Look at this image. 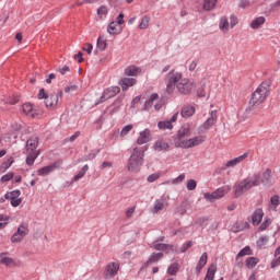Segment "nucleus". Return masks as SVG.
<instances>
[{
  "label": "nucleus",
  "mask_w": 280,
  "mask_h": 280,
  "mask_svg": "<svg viewBox=\"0 0 280 280\" xmlns=\"http://www.w3.org/2000/svg\"><path fill=\"white\" fill-rule=\"evenodd\" d=\"M237 23H238V20H237V16L235 15L230 16V23H229V18L222 16L219 21V30H221L223 34H229V30H233V27H235Z\"/></svg>",
  "instance_id": "nucleus-5"
},
{
  "label": "nucleus",
  "mask_w": 280,
  "mask_h": 280,
  "mask_svg": "<svg viewBox=\"0 0 280 280\" xmlns=\"http://www.w3.org/2000/svg\"><path fill=\"white\" fill-rule=\"evenodd\" d=\"M150 141V129H144L140 132V136L137 140L138 145H143V143H148Z\"/></svg>",
  "instance_id": "nucleus-24"
},
{
  "label": "nucleus",
  "mask_w": 280,
  "mask_h": 280,
  "mask_svg": "<svg viewBox=\"0 0 280 280\" xmlns=\"http://www.w3.org/2000/svg\"><path fill=\"white\" fill-rule=\"evenodd\" d=\"M246 255H253V250L250 249V246H246L245 248H243L238 254L237 257H246Z\"/></svg>",
  "instance_id": "nucleus-48"
},
{
  "label": "nucleus",
  "mask_w": 280,
  "mask_h": 280,
  "mask_svg": "<svg viewBox=\"0 0 280 280\" xmlns=\"http://www.w3.org/2000/svg\"><path fill=\"white\" fill-rule=\"evenodd\" d=\"M13 264H14V259L8 257V253L0 254V265L12 266Z\"/></svg>",
  "instance_id": "nucleus-30"
},
{
  "label": "nucleus",
  "mask_w": 280,
  "mask_h": 280,
  "mask_svg": "<svg viewBox=\"0 0 280 280\" xmlns=\"http://www.w3.org/2000/svg\"><path fill=\"white\" fill-rule=\"evenodd\" d=\"M178 119V113L174 114L170 120L159 121L158 128L160 130H172L174 128V121Z\"/></svg>",
  "instance_id": "nucleus-16"
},
{
  "label": "nucleus",
  "mask_w": 280,
  "mask_h": 280,
  "mask_svg": "<svg viewBox=\"0 0 280 280\" xmlns=\"http://www.w3.org/2000/svg\"><path fill=\"white\" fill-rule=\"evenodd\" d=\"M215 3H218V0H203V10H207L208 12L213 10Z\"/></svg>",
  "instance_id": "nucleus-41"
},
{
  "label": "nucleus",
  "mask_w": 280,
  "mask_h": 280,
  "mask_svg": "<svg viewBox=\"0 0 280 280\" xmlns=\"http://www.w3.org/2000/svg\"><path fill=\"white\" fill-rule=\"evenodd\" d=\"M141 68L137 66H129L125 69V75L129 78H137V75H140Z\"/></svg>",
  "instance_id": "nucleus-22"
},
{
  "label": "nucleus",
  "mask_w": 280,
  "mask_h": 280,
  "mask_svg": "<svg viewBox=\"0 0 280 280\" xmlns=\"http://www.w3.org/2000/svg\"><path fill=\"white\" fill-rule=\"evenodd\" d=\"M22 110L27 117H32L33 119L34 117H38V113L34 110V106L32 105V103L23 104Z\"/></svg>",
  "instance_id": "nucleus-20"
},
{
  "label": "nucleus",
  "mask_w": 280,
  "mask_h": 280,
  "mask_svg": "<svg viewBox=\"0 0 280 280\" xmlns=\"http://www.w3.org/2000/svg\"><path fill=\"white\" fill-rule=\"evenodd\" d=\"M176 86L177 91H179L182 95H189V93H191V89H194V83L188 79H183Z\"/></svg>",
  "instance_id": "nucleus-13"
},
{
  "label": "nucleus",
  "mask_w": 280,
  "mask_h": 280,
  "mask_svg": "<svg viewBox=\"0 0 280 280\" xmlns=\"http://www.w3.org/2000/svg\"><path fill=\"white\" fill-rule=\"evenodd\" d=\"M36 148H38V137L33 136L26 141V152H38Z\"/></svg>",
  "instance_id": "nucleus-18"
},
{
  "label": "nucleus",
  "mask_w": 280,
  "mask_h": 280,
  "mask_svg": "<svg viewBox=\"0 0 280 280\" xmlns=\"http://www.w3.org/2000/svg\"><path fill=\"white\" fill-rule=\"evenodd\" d=\"M13 163H14V160L10 158L1 164L0 170H2L3 172H5L7 170H10Z\"/></svg>",
  "instance_id": "nucleus-47"
},
{
  "label": "nucleus",
  "mask_w": 280,
  "mask_h": 280,
  "mask_svg": "<svg viewBox=\"0 0 280 280\" xmlns=\"http://www.w3.org/2000/svg\"><path fill=\"white\" fill-rule=\"evenodd\" d=\"M117 25H124V13H119L117 16Z\"/></svg>",
  "instance_id": "nucleus-64"
},
{
  "label": "nucleus",
  "mask_w": 280,
  "mask_h": 280,
  "mask_svg": "<svg viewBox=\"0 0 280 280\" xmlns=\"http://www.w3.org/2000/svg\"><path fill=\"white\" fill-rule=\"evenodd\" d=\"M120 266L121 265L119 264V261L108 262L105 266V270L103 272L104 279H115V277H117V275L119 272Z\"/></svg>",
  "instance_id": "nucleus-7"
},
{
  "label": "nucleus",
  "mask_w": 280,
  "mask_h": 280,
  "mask_svg": "<svg viewBox=\"0 0 280 280\" xmlns=\"http://www.w3.org/2000/svg\"><path fill=\"white\" fill-rule=\"evenodd\" d=\"M96 45L97 49H100L101 51L106 50V47H108V44L106 43V37L104 35L98 36Z\"/></svg>",
  "instance_id": "nucleus-36"
},
{
  "label": "nucleus",
  "mask_w": 280,
  "mask_h": 280,
  "mask_svg": "<svg viewBox=\"0 0 280 280\" xmlns=\"http://www.w3.org/2000/svg\"><path fill=\"white\" fill-rule=\"evenodd\" d=\"M245 264L248 268H255L257 266V264H259V259L255 258V257H248L245 260Z\"/></svg>",
  "instance_id": "nucleus-42"
},
{
  "label": "nucleus",
  "mask_w": 280,
  "mask_h": 280,
  "mask_svg": "<svg viewBox=\"0 0 280 280\" xmlns=\"http://www.w3.org/2000/svg\"><path fill=\"white\" fill-rule=\"evenodd\" d=\"M207 259H209L207 253H203L198 261L196 267L197 272H200L205 266H207Z\"/></svg>",
  "instance_id": "nucleus-33"
},
{
  "label": "nucleus",
  "mask_w": 280,
  "mask_h": 280,
  "mask_svg": "<svg viewBox=\"0 0 280 280\" xmlns=\"http://www.w3.org/2000/svg\"><path fill=\"white\" fill-rule=\"evenodd\" d=\"M196 113V107L191 106V105H185L182 108L180 115L182 117H184L185 119H187L188 117H192V115Z\"/></svg>",
  "instance_id": "nucleus-25"
},
{
  "label": "nucleus",
  "mask_w": 280,
  "mask_h": 280,
  "mask_svg": "<svg viewBox=\"0 0 280 280\" xmlns=\"http://www.w3.org/2000/svg\"><path fill=\"white\" fill-rule=\"evenodd\" d=\"M21 196V190L16 189L11 192H7L4 195L5 200H12L14 198H19Z\"/></svg>",
  "instance_id": "nucleus-44"
},
{
  "label": "nucleus",
  "mask_w": 280,
  "mask_h": 280,
  "mask_svg": "<svg viewBox=\"0 0 280 280\" xmlns=\"http://www.w3.org/2000/svg\"><path fill=\"white\" fill-rule=\"evenodd\" d=\"M27 158H26V165H34V161H36V159H38V152H27Z\"/></svg>",
  "instance_id": "nucleus-38"
},
{
  "label": "nucleus",
  "mask_w": 280,
  "mask_h": 280,
  "mask_svg": "<svg viewBox=\"0 0 280 280\" xmlns=\"http://www.w3.org/2000/svg\"><path fill=\"white\" fill-rule=\"evenodd\" d=\"M130 130H132V125L125 126L120 131V137H126Z\"/></svg>",
  "instance_id": "nucleus-52"
},
{
  "label": "nucleus",
  "mask_w": 280,
  "mask_h": 280,
  "mask_svg": "<svg viewBox=\"0 0 280 280\" xmlns=\"http://www.w3.org/2000/svg\"><path fill=\"white\" fill-rule=\"evenodd\" d=\"M47 97H49V95L45 93V89H40L38 92V100H47Z\"/></svg>",
  "instance_id": "nucleus-58"
},
{
  "label": "nucleus",
  "mask_w": 280,
  "mask_h": 280,
  "mask_svg": "<svg viewBox=\"0 0 280 280\" xmlns=\"http://www.w3.org/2000/svg\"><path fill=\"white\" fill-rule=\"evenodd\" d=\"M160 259H163V253H153L150 257H149V259H148V261H145L143 265H142V267H141V269L140 270H143V268H148V266H152V264H156V261H159Z\"/></svg>",
  "instance_id": "nucleus-17"
},
{
  "label": "nucleus",
  "mask_w": 280,
  "mask_h": 280,
  "mask_svg": "<svg viewBox=\"0 0 280 280\" xmlns=\"http://www.w3.org/2000/svg\"><path fill=\"white\" fill-rule=\"evenodd\" d=\"M268 95H270V82L264 81L252 93L246 112L250 113L252 110H256V108H259V106H262V104H266Z\"/></svg>",
  "instance_id": "nucleus-1"
},
{
  "label": "nucleus",
  "mask_w": 280,
  "mask_h": 280,
  "mask_svg": "<svg viewBox=\"0 0 280 280\" xmlns=\"http://www.w3.org/2000/svg\"><path fill=\"white\" fill-rule=\"evenodd\" d=\"M266 23V18L259 16L252 21L250 27L252 30H259Z\"/></svg>",
  "instance_id": "nucleus-31"
},
{
  "label": "nucleus",
  "mask_w": 280,
  "mask_h": 280,
  "mask_svg": "<svg viewBox=\"0 0 280 280\" xmlns=\"http://www.w3.org/2000/svg\"><path fill=\"white\" fill-rule=\"evenodd\" d=\"M107 32L110 36H117L121 34V28H119V24H117V22H110L107 26Z\"/></svg>",
  "instance_id": "nucleus-26"
},
{
  "label": "nucleus",
  "mask_w": 280,
  "mask_h": 280,
  "mask_svg": "<svg viewBox=\"0 0 280 280\" xmlns=\"http://www.w3.org/2000/svg\"><path fill=\"white\" fill-rule=\"evenodd\" d=\"M45 100L46 108H55V106H58V95L56 93H51Z\"/></svg>",
  "instance_id": "nucleus-21"
},
{
  "label": "nucleus",
  "mask_w": 280,
  "mask_h": 280,
  "mask_svg": "<svg viewBox=\"0 0 280 280\" xmlns=\"http://www.w3.org/2000/svg\"><path fill=\"white\" fill-rule=\"evenodd\" d=\"M159 178H161V174L159 173L151 174L148 177V183H154V180H159Z\"/></svg>",
  "instance_id": "nucleus-53"
},
{
  "label": "nucleus",
  "mask_w": 280,
  "mask_h": 280,
  "mask_svg": "<svg viewBox=\"0 0 280 280\" xmlns=\"http://www.w3.org/2000/svg\"><path fill=\"white\" fill-rule=\"evenodd\" d=\"M186 187H187L188 191H194V189H196V187H198V184L196 183V179H189L186 184Z\"/></svg>",
  "instance_id": "nucleus-49"
},
{
  "label": "nucleus",
  "mask_w": 280,
  "mask_h": 280,
  "mask_svg": "<svg viewBox=\"0 0 280 280\" xmlns=\"http://www.w3.org/2000/svg\"><path fill=\"white\" fill-rule=\"evenodd\" d=\"M261 185V175L259 173L254 174L250 179L246 178L234 186V198L244 196L245 191H249L253 187H259Z\"/></svg>",
  "instance_id": "nucleus-2"
},
{
  "label": "nucleus",
  "mask_w": 280,
  "mask_h": 280,
  "mask_svg": "<svg viewBox=\"0 0 280 280\" xmlns=\"http://www.w3.org/2000/svg\"><path fill=\"white\" fill-rule=\"evenodd\" d=\"M178 267H179L178 262L172 264L167 269V275H171L172 277H174L176 272H178Z\"/></svg>",
  "instance_id": "nucleus-46"
},
{
  "label": "nucleus",
  "mask_w": 280,
  "mask_h": 280,
  "mask_svg": "<svg viewBox=\"0 0 280 280\" xmlns=\"http://www.w3.org/2000/svg\"><path fill=\"white\" fill-rule=\"evenodd\" d=\"M82 51H86V54L91 55L93 51V44L86 43L85 47L82 48Z\"/></svg>",
  "instance_id": "nucleus-56"
},
{
  "label": "nucleus",
  "mask_w": 280,
  "mask_h": 280,
  "mask_svg": "<svg viewBox=\"0 0 280 280\" xmlns=\"http://www.w3.org/2000/svg\"><path fill=\"white\" fill-rule=\"evenodd\" d=\"M175 213H177L178 215H185V213H187V203H186V202H182V203L175 209Z\"/></svg>",
  "instance_id": "nucleus-43"
},
{
  "label": "nucleus",
  "mask_w": 280,
  "mask_h": 280,
  "mask_svg": "<svg viewBox=\"0 0 280 280\" xmlns=\"http://www.w3.org/2000/svg\"><path fill=\"white\" fill-rule=\"evenodd\" d=\"M10 201L12 207H19L23 202V199L16 197V198L10 199Z\"/></svg>",
  "instance_id": "nucleus-55"
},
{
  "label": "nucleus",
  "mask_w": 280,
  "mask_h": 280,
  "mask_svg": "<svg viewBox=\"0 0 280 280\" xmlns=\"http://www.w3.org/2000/svg\"><path fill=\"white\" fill-rule=\"evenodd\" d=\"M229 191H231V186H224V187L218 188L213 192H206L203 195V198L209 202H215V200H220L221 198H224V195L229 194Z\"/></svg>",
  "instance_id": "nucleus-6"
},
{
  "label": "nucleus",
  "mask_w": 280,
  "mask_h": 280,
  "mask_svg": "<svg viewBox=\"0 0 280 280\" xmlns=\"http://www.w3.org/2000/svg\"><path fill=\"white\" fill-rule=\"evenodd\" d=\"M246 159H248V153H244L241 156L229 160L224 166L215 168V174H222V172H224V170L228 167H235V165H240V163L246 161Z\"/></svg>",
  "instance_id": "nucleus-10"
},
{
  "label": "nucleus",
  "mask_w": 280,
  "mask_h": 280,
  "mask_svg": "<svg viewBox=\"0 0 280 280\" xmlns=\"http://www.w3.org/2000/svg\"><path fill=\"white\" fill-rule=\"evenodd\" d=\"M106 14H108V7L101 5L97 9V16H98V19H105Z\"/></svg>",
  "instance_id": "nucleus-45"
},
{
  "label": "nucleus",
  "mask_w": 280,
  "mask_h": 280,
  "mask_svg": "<svg viewBox=\"0 0 280 280\" xmlns=\"http://www.w3.org/2000/svg\"><path fill=\"white\" fill-rule=\"evenodd\" d=\"M268 242V236H262L257 241L258 246H264Z\"/></svg>",
  "instance_id": "nucleus-61"
},
{
  "label": "nucleus",
  "mask_w": 280,
  "mask_h": 280,
  "mask_svg": "<svg viewBox=\"0 0 280 280\" xmlns=\"http://www.w3.org/2000/svg\"><path fill=\"white\" fill-rule=\"evenodd\" d=\"M56 170V164H50L48 166H44L37 171V176H47L51 174Z\"/></svg>",
  "instance_id": "nucleus-28"
},
{
  "label": "nucleus",
  "mask_w": 280,
  "mask_h": 280,
  "mask_svg": "<svg viewBox=\"0 0 280 280\" xmlns=\"http://www.w3.org/2000/svg\"><path fill=\"white\" fill-rule=\"evenodd\" d=\"M262 219H264V210L261 209H257L252 215V222L254 225L260 224Z\"/></svg>",
  "instance_id": "nucleus-27"
},
{
  "label": "nucleus",
  "mask_w": 280,
  "mask_h": 280,
  "mask_svg": "<svg viewBox=\"0 0 280 280\" xmlns=\"http://www.w3.org/2000/svg\"><path fill=\"white\" fill-rule=\"evenodd\" d=\"M194 245V243L191 241H188L186 244H184L180 248V253H185L187 250H189V248H191V246Z\"/></svg>",
  "instance_id": "nucleus-54"
},
{
  "label": "nucleus",
  "mask_w": 280,
  "mask_h": 280,
  "mask_svg": "<svg viewBox=\"0 0 280 280\" xmlns=\"http://www.w3.org/2000/svg\"><path fill=\"white\" fill-rule=\"evenodd\" d=\"M198 97H205L207 94L205 93V86H201L197 90Z\"/></svg>",
  "instance_id": "nucleus-62"
},
{
  "label": "nucleus",
  "mask_w": 280,
  "mask_h": 280,
  "mask_svg": "<svg viewBox=\"0 0 280 280\" xmlns=\"http://www.w3.org/2000/svg\"><path fill=\"white\" fill-rule=\"evenodd\" d=\"M270 203L272 205V207H279L280 197L278 195L272 196L271 199H270Z\"/></svg>",
  "instance_id": "nucleus-51"
},
{
  "label": "nucleus",
  "mask_w": 280,
  "mask_h": 280,
  "mask_svg": "<svg viewBox=\"0 0 280 280\" xmlns=\"http://www.w3.org/2000/svg\"><path fill=\"white\" fill-rule=\"evenodd\" d=\"M14 178V173H8L1 177V183H8Z\"/></svg>",
  "instance_id": "nucleus-50"
},
{
  "label": "nucleus",
  "mask_w": 280,
  "mask_h": 280,
  "mask_svg": "<svg viewBox=\"0 0 280 280\" xmlns=\"http://www.w3.org/2000/svg\"><path fill=\"white\" fill-rule=\"evenodd\" d=\"M191 135V129L189 127V125H184L179 128L176 139H175V148H176V143H183V141H187L185 138L189 137Z\"/></svg>",
  "instance_id": "nucleus-14"
},
{
  "label": "nucleus",
  "mask_w": 280,
  "mask_h": 280,
  "mask_svg": "<svg viewBox=\"0 0 280 280\" xmlns=\"http://www.w3.org/2000/svg\"><path fill=\"white\" fill-rule=\"evenodd\" d=\"M150 27V16L143 15L138 26L139 30H148Z\"/></svg>",
  "instance_id": "nucleus-39"
},
{
  "label": "nucleus",
  "mask_w": 280,
  "mask_h": 280,
  "mask_svg": "<svg viewBox=\"0 0 280 280\" xmlns=\"http://www.w3.org/2000/svg\"><path fill=\"white\" fill-rule=\"evenodd\" d=\"M215 270H218V267L215 265H211L208 268L207 275L203 280H213L215 278Z\"/></svg>",
  "instance_id": "nucleus-37"
},
{
  "label": "nucleus",
  "mask_w": 280,
  "mask_h": 280,
  "mask_svg": "<svg viewBox=\"0 0 280 280\" xmlns=\"http://www.w3.org/2000/svg\"><path fill=\"white\" fill-rule=\"evenodd\" d=\"M185 180V174H180L177 178L173 180V185H178L179 183H183Z\"/></svg>",
  "instance_id": "nucleus-60"
},
{
  "label": "nucleus",
  "mask_w": 280,
  "mask_h": 280,
  "mask_svg": "<svg viewBox=\"0 0 280 280\" xmlns=\"http://www.w3.org/2000/svg\"><path fill=\"white\" fill-rule=\"evenodd\" d=\"M137 84V79L135 78H122L119 81V85L121 86L122 91H128L130 86H135Z\"/></svg>",
  "instance_id": "nucleus-19"
},
{
  "label": "nucleus",
  "mask_w": 280,
  "mask_h": 280,
  "mask_svg": "<svg viewBox=\"0 0 280 280\" xmlns=\"http://www.w3.org/2000/svg\"><path fill=\"white\" fill-rule=\"evenodd\" d=\"M30 235V229L26 225H20L16 232L11 236L12 244H21Z\"/></svg>",
  "instance_id": "nucleus-9"
},
{
  "label": "nucleus",
  "mask_w": 280,
  "mask_h": 280,
  "mask_svg": "<svg viewBox=\"0 0 280 280\" xmlns=\"http://www.w3.org/2000/svg\"><path fill=\"white\" fill-rule=\"evenodd\" d=\"M121 92V88L119 86H110L103 92L101 96V102H106V100H110V97H115V95Z\"/></svg>",
  "instance_id": "nucleus-15"
},
{
  "label": "nucleus",
  "mask_w": 280,
  "mask_h": 280,
  "mask_svg": "<svg viewBox=\"0 0 280 280\" xmlns=\"http://www.w3.org/2000/svg\"><path fill=\"white\" fill-rule=\"evenodd\" d=\"M170 196H165L163 195L160 199H156L154 201L153 207L151 208V213H159L161 211H163V209H167V207H170Z\"/></svg>",
  "instance_id": "nucleus-11"
},
{
  "label": "nucleus",
  "mask_w": 280,
  "mask_h": 280,
  "mask_svg": "<svg viewBox=\"0 0 280 280\" xmlns=\"http://www.w3.org/2000/svg\"><path fill=\"white\" fill-rule=\"evenodd\" d=\"M207 120L199 127V132H206L210 128H213L218 121V110H211Z\"/></svg>",
  "instance_id": "nucleus-12"
},
{
  "label": "nucleus",
  "mask_w": 280,
  "mask_h": 280,
  "mask_svg": "<svg viewBox=\"0 0 280 280\" xmlns=\"http://www.w3.org/2000/svg\"><path fill=\"white\" fill-rule=\"evenodd\" d=\"M250 5V1L248 0H241L240 8H248Z\"/></svg>",
  "instance_id": "nucleus-63"
},
{
  "label": "nucleus",
  "mask_w": 280,
  "mask_h": 280,
  "mask_svg": "<svg viewBox=\"0 0 280 280\" xmlns=\"http://www.w3.org/2000/svg\"><path fill=\"white\" fill-rule=\"evenodd\" d=\"M78 89V85H67L65 88V93H73Z\"/></svg>",
  "instance_id": "nucleus-59"
},
{
  "label": "nucleus",
  "mask_w": 280,
  "mask_h": 280,
  "mask_svg": "<svg viewBox=\"0 0 280 280\" xmlns=\"http://www.w3.org/2000/svg\"><path fill=\"white\" fill-rule=\"evenodd\" d=\"M270 180H272V170L267 168L262 173V179L260 180V183H262V185H270Z\"/></svg>",
  "instance_id": "nucleus-32"
},
{
  "label": "nucleus",
  "mask_w": 280,
  "mask_h": 280,
  "mask_svg": "<svg viewBox=\"0 0 280 280\" xmlns=\"http://www.w3.org/2000/svg\"><path fill=\"white\" fill-rule=\"evenodd\" d=\"M86 172H89V165H84L79 173L73 177L72 180H74V183H77V180H80V178H84V175L86 174Z\"/></svg>",
  "instance_id": "nucleus-40"
},
{
  "label": "nucleus",
  "mask_w": 280,
  "mask_h": 280,
  "mask_svg": "<svg viewBox=\"0 0 280 280\" xmlns=\"http://www.w3.org/2000/svg\"><path fill=\"white\" fill-rule=\"evenodd\" d=\"M270 226V219H266L261 224H260V231H266Z\"/></svg>",
  "instance_id": "nucleus-57"
},
{
  "label": "nucleus",
  "mask_w": 280,
  "mask_h": 280,
  "mask_svg": "<svg viewBox=\"0 0 280 280\" xmlns=\"http://www.w3.org/2000/svg\"><path fill=\"white\" fill-rule=\"evenodd\" d=\"M183 80V73L171 70L165 78L166 81V93L172 94L174 93V89H176V84Z\"/></svg>",
  "instance_id": "nucleus-4"
},
{
  "label": "nucleus",
  "mask_w": 280,
  "mask_h": 280,
  "mask_svg": "<svg viewBox=\"0 0 280 280\" xmlns=\"http://www.w3.org/2000/svg\"><path fill=\"white\" fill-rule=\"evenodd\" d=\"M143 156H145V152H143V150H139L138 148H135L128 161V165H127L128 171L138 172L139 167L143 165Z\"/></svg>",
  "instance_id": "nucleus-3"
},
{
  "label": "nucleus",
  "mask_w": 280,
  "mask_h": 280,
  "mask_svg": "<svg viewBox=\"0 0 280 280\" xmlns=\"http://www.w3.org/2000/svg\"><path fill=\"white\" fill-rule=\"evenodd\" d=\"M248 226H250L248 221H237L236 223L233 224L232 232L240 233V231H244V229H248Z\"/></svg>",
  "instance_id": "nucleus-23"
},
{
  "label": "nucleus",
  "mask_w": 280,
  "mask_h": 280,
  "mask_svg": "<svg viewBox=\"0 0 280 280\" xmlns=\"http://www.w3.org/2000/svg\"><path fill=\"white\" fill-rule=\"evenodd\" d=\"M154 150L156 152H163V151H167L170 150V144L163 140H158L155 143H154Z\"/></svg>",
  "instance_id": "nucleus-29"
},
{
  "label": "nucleus",
  "mask_w": 280,
  "mask_h": 280,
  "mask_svg": "<svg viewBox=\"0 0 280 280\" xmlns=\"http://www.w3.org/2000/svg\"><path fill=\"white\" fill-rule=\"evenodd\" d=\"M206 140H207L206 136H197L186 141H182L180 143H176V148H184L188 150L189 148H196V145H200V143H205Z\"/></svg>",
  "instance_id": "nucleus-8"
},
{
  "label": "nucleus",
  "mask_w": 280,
  "mask_h": 280,
  "mask_svg": "<svg viewBox=\"0 0 280 280\" xmlns=\"http://www.w3.org/2000/svg\"><path fill=\"white\" fill-rule=\"evenodd\" d=\"M158 98H159V95L156 93L151 94L150 98L144 103V110H150V108L154 106V102Z\"/></svg>",
  "instance_id": "nucleus-35"
},
{
  "label": "nucleus",
  "mask_w": 280,
  "mask_h": 280,
  "mask_svg": "<svg viewBox=\"0 0 280 280\" xmlns=\"http://www.w3.org/2000/svg\"><path fill=\"white\" fill-rule=\"evenodd\" d=\"M155 250H164L166 253H174V246L168 245V244H163V243H158L154 245Z\"/></svg>",
  "instance_id": "nucleus-34"
}]
</instances>
